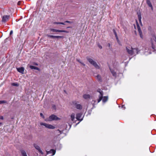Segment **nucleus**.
<instances>
[{
    "label": "nucleus",
    "mask_w": 156,
    "mask_h": 156,
    "mask_svg": "<svg viewBox=\"0 0 156 156\" xmlns=\"http://www.w3.org/2000/svg\"><path fill=\"white\" fill-rule=\"evenodd\" d=\"M86 59L89 62L94 66L95 68L97 69H99L100 68V66L97 64V62L92 58L87 56L86 57Z\"/></svg>",
    "instance_id": "f257e3e1"
},
{
    "label": "nucleus",
    "mask_w": 156,
    "mask_h": 156,
    "mask_svg": "<svg viewBox=\"0 0 156 156\" xmlns=\"http://www.w3.org/2000/svg\"><path fill=\"white\" fill-rule=\"evenodd\" d=\"M73 105L75 106L76 108L78 109L81 110L83 108L82 106L80 104H79L76 101H73L72 102Z\"/></svg>",
    "instance_id": "f03ea898"
},
{
    "label": "nucleus",
    "mask_w": 156,
    "mask_h": 156,
    "mask_svg": "<svg viewBox=\"0 0 156 156\" xmlns=\"http://www.w3.org/2000/svg\"><path fill=\"white\" fill-rule=\"evenodd\" d=\"M33 145L39 152L41 154H44V153L42 151L40 147L37 144L34 143L33 144Z\"/></svg>",
    "instance_id": "7ed1b4c3"
},
{
    "label": "nucleus",
    "mask_w": 156,
    "mask_h": 156,
    "mask_svg": "<svg viewBox=\"0 0 156 156\" xmlns=\"http://www.w3.org/2000/svg\"><path fill=\"white\" fill-rule=\"evenodd\" d=\"M60 119L56 115H52L48 118V119L49 121H51L53 120H59Z\"/></svg>",
    "instance_id": "20e7f679"
},
{
    "label": "nucleus",
    "mask_w": 156,
    "mask_h": 156,
    "mask_svg": "<svg viewBox=\"0 0 156 156\" xmlns=\"http://www.w3.org/2000/svg\"><path fill=\"white\" fill-rule=\"evenodd\" d=\"M40 125L41 126H44L46 127L49 129H53L55 128V127L52 125L44 123L41 122L40 123Z\"/></svg>",
    "instance_id": "39448f33"
},
{
    "label": "nucleus",
    "mask_w": 156,
    "mask_h": 156,
    "mask_svg": "<svg viewBox=\"0 0 156 156\" xmlns=\"http://www.w3.org/2000/svg\"><path fill=\"white\" fill-rule=\"evenodd\" d=\"M82 113H78L76 114V119L80 121H82L83 120V116L81 119L82 116Z\"/></svg>",
    "instance_id": "423d86ee"
},
{
    "label": "nucleus",
    "mask_w": 156,
    "mask_h": 156,
    "mask_svg": "<svg viewBox=\"0 0 156 156\" xmlns=\"http://www.w3.org/2000/svg\"><path fill=\"white\" fill-rule=\"evenodd\" d=\"M51 31L53 32H64V33H68V32L66 30H59L58 29H56L53 28L50 29Z\"/></svg>",
    "instance_id": "0eeeda50"
},
{
    "label": "nucleus",
    "mask_w": 156,
    "mask_h": 156,
    "mask_svg": "<svg viewBox=\"0 0 156 156\" xmlns=\"http://www.w3.org/2000/svg\"><path fill=\"white\" fill-rule=\"evenodd\" d=\"M126 50L127 53L130 55H133V48L130 47H126Z\"/></svg>",
    "instance_id": "6e6552de"
},
{
    "label": "nucleus",
    "mask_w": 156,
    "mask_h": 156,
    "mask_svg": "<svg viewBox=\"0 0 156 156\" xmlns=\"http://www.w3.org/2000/svg\"><path fill=\"white\" fill-rule=\"evenodd\" d=\"M153 41H154L156 43V37L154 35H153L152 36V38L151 39V45H152V48L154 50V48H155V46L153 44Z\"/></svg>",
    "instance_id": "1a4fd4ad"
},
{
    "label": "nucleus",
    "mask_w": 156,
    "mask_h": 156,
    "mask_svg": "<svg viewBox=\"0 0 156 156\" xmlns=\"http://www.w3.org/2000/svg\"><path fill=\"white\" fill-rule=\"evenodd\" d=\"M137 29H138V32H139V34L140 35V37L141 38L143 39V36L142 35V31H141V30L140 29V27L137 23Z\"/></svg>",
    "instance_id": "9d476101"
},
{
    "label": "nucleus",
    "mask_w": 156,
    "mask_h": 156,
    "mask_svg": "<svg viewBox=\"0 0 156 156\" xmlns=\"http://www.w3.org/2000/svg\"><path fill=\"white\" fill-rule=\"evenodd\" d=\"M47 36L48 37H49L51 38H63V37L62 36H54V35H50L47 34Z\"/></svg>",
    "instance_id": "9b49d317"
},
{
    "label": "nucleus",
    "mask_w": 156,
    "mask_h": 156,
    "mask_svg": "<svg viewBox=\"0 0 156 156\" xmlns=\"http://www.w3.org/2000/svg\"><path fill=\"white\" fill-rule=\"evenodd\" d=\"M133 55H135L138 54V52L139 51V50H138L137 48H133Z\"/></svg>",
    "instance_id": "f8f14e48"
},
{
    "label": "nucleus",
    "mask_w": 156,
    "mask_h": 156,
    "mask_svg": "<svg viewBox=\"0 0 156 156\" xmlns=\"http://www.w3.org/2000/svg\"><path fill=\"white\" fill-rule=\"evenodd\" d=\"M9 18V16L5 15L3 16L2 21L4 22H5L7 21Z\"/></svg>",
    "instance_id": "ddd939ff"
},
{
    "label": "nucleus",
    "mask_w": 156,
    "mask_h": 156,
    "mask_svg": "<svg viewBox=\"0 0 156 156\" xmlns=\"http://www.w3.org/2000/svg\"><path fill=\"white\" fill-rule=\"evenodd\" d=\"M55 150L54 149H51L50 151H46L47 154H52L51 155V156L54 155L55 154Z\"/></svg>",
    "instance_id": "4468645a"
},
{
    "label": "nucleus",
    "mask_w": 156,
    "mask_h": 156,
    "mask_svg": "<svg viewBox=\"0 0 156 156\" xmlns=\"http://www.w3.org/2000/svg\"><path fill=\"white\" fill-rule=\"evenodd\" d=\"M103 93H100L98 95L99 99L98 100V103L103 98Z\"/></svg>",
    "instance_id": "2eb2a0df"
},
{
    "label": "nucleus",
    "mask_w": 156,
    "mask_h": 156,
    "mask_svg": "<svg viewBox=\"0 0 156 156\" xmlns=\"http://www.w3.org/2000/svg\"><path fill=\"white\" fill-rule=\"evenodd\" d=\"M17 70L18 72L22 74L24 73V69L23 67H20L17 68Z\"/></svg>",
    "instance_id": "dca6fc26"
},
{
    "label": "nucleus",
    "mask_w": 156,
    "mask_h": 156,
    "mask_svg": "<svg viewBox=\"0 0 156 156\" xmlns=\"http://www.w3.org/2000/svg\"><path fill=\"white\" fill-rule=\"evenodd\" d=\"M83 97L85 99H87L90 98V96L89 94H84L83 95Z\"/></svg>",
    "instance_id": "f3484780"
},
{
    "label": "nucleus",
    "mask_w": 156,
    "mask_h": 156,
    "mask_svg": "<svg viewBox=\"0 0 156 156\" xmlns=\"http://www.w3.org/2000/svg\"><path fill=\"white\" fill-rule=\"evenodd\" d=\"M109 69L110 70L111 73L112 74V75L116 77V73L115 72L114 70L111 69L110 67Z\"/></svg>",
    "instance_id": "a211bd4d"
},
{
    "label": "nucleus",
    "mask_w": 156,
    "mask_h": 156,
    "mask_svg": "<svg viewBox=\"0 0 156 156\" xmlns=\"http://www.w3.org/2000/svg\"><path fill=\"white\" fill-rule=\"evenodd\" d=\"M146 2L147 4L151 8V9L152 10L153 9V7L150 1V0H146Z\"/></svg>",
    "instance_id": "6ab92c4d"
},
{
    "label": "nucleus",
    "mask_w": 156,
    "mask_h": 156,
    "mask_svg": "<svg viewBox=\"0 0 156 156\" xmlns=\"http://www.w3.org/2000/svg\"><path fill=\"white\" fill-rule=\"evenodd\" d=\"M98 103V102H97L95 100H92L91 101V103L93 105V108H94L95 107V105H97Z\"/></svg>",
    "instance_id": "aec40b11"
},
{
    "label": "nucleus",
    "mask_w": 156,
    "mask_h": 156,
    "mask_svg": "<svg viewBox=\"0 0 156 156\" xmlns=\"http://www.w3.org/2000/svg\"><path fill=\"white\" fill-rule=\"evenodd\" d=\"M108 96H105L103 97L102 100L103 103L106 102L108 100Z\"/></svg>",
    "instance_id": "412c9836"
},
{
    "label": "nucleus",
    "mask_w": 156,
    "mask_h": 156,
    "mask_svg": "<svg viewBox=\"0 0 156 156\" xmlns=\"http://www.w3.org/2000/svg\"><path fill=\"white\" fill-rule=\"evenodd\" d=\"M30 68L31 69H34L37 70H40V69L39 68H38L37 67H36V66H30Z\"/></svg>",
    "instance_id": "4be33fe9"
},
{
    "label": "nucleus",
    "mask_w": 156,
    "mask_h": 156,
    "mask_svg": "<svg viewBox=\"0 0 156 156\" xmlns=\"http://www.w3.org/2000/svg\"><path fill=\"white\" fill-rule=\"evenodd\" d=\"M21 152L22 156H27L25 151L22 150L21 151Z\"/></svg>",
    "instance_id": "5701e85b"
},
{
    "label": "nucleus",
    "mask_w": 156,
    "mask_h": 156,
    "mask_svg": "<svg viewBox=\"0 0 156 156\" xmlns=\"http://www.w3.org/2000/svg\"><path fill=\"white\" fill-rule=\"evenodd\" d=\"M97 79L99 81L101 82L102 81V79L101 76L99 75H98L97 76Z\"/></svg>",
    "instance_id": "b1692460"
},
{
    "label": "nucleus",
    "mask_w": 156,
    "mask_h": 156,
    "mask_svg": "<svg viewBox=\"0 0 156 156\" xmlns=\"http://www.w3.org/2000/svg\"><path fill=\"white\" fill-rule=\"evenodd\" d=\"M71 118L72 121H73L75 118V114L72 113L71 115Z\"/></svg>",
    "instance_id": "393cba45"
},
{
    "label": "nucleus",
    "mask_w": 156,
    "mask_h": 156,
    "mask_svg": "<svg viewBox=\"0 0 156 156\" xmlns=\"http://www.w3.org/2000/svg\"><path fill=\"white\" fill-rule=\"evenodd\" d=\"M53 23L54 24H62V25H65V24L64 23L62 22H54Z\"/></svg>",
    "instance_id": "a878e982"
},
{
    "label": "nucleus",
    "mask_w": 156,
    "mask_h": 156,
    "mask_svg": "<svg viewBox=\"0 0 156 156\" xmlns=\"http://www.w3.org/2000/svg\"><path fill=\"white\" fill-rule=\"evenodd\" d=\"M138 18L139 21L141 22V16L140 14H138Z\"/></svg>",
    "instance_id": "bb28decb"
},
{
    "label": "nucleus",
    "mask_w": 156,
    "mask_h": 156,
    "mask_svg": "<svg viewBox=\"0 0 156 156\" xmlns=\"http://www.w3.org/2000/svg\"><path fill=\"white\" fill-rule=\"evenodd\" d=\"M12 85L14 86L18 87L19 84L17 83H12Z\"/></svg>",
    "instance_id": "cd10ccee"
},
{
    "label": "nucleus",
    "mask_w": 156,
    "mask_h": 156,
    "mask_svg": "<svg viewBox=\"0 0 156 156\" xmlns=\"http://www.w3.org/2000/svg\"><path fill=\"white\" fill-rule=\"evenodd\" d=\"M113 32L114 33V34L115 35V36L116 37V38H117L118 37V36L117 35V34L116 33V32L115 31V30L114 29L113 30Z\"/></svg>",
    "instance_id": "c85d7f7f"
},
{
    "label": "nucleus",
    "mask_w": 156,
    "mask_h": 156,
    "mask_svg": "<svg viewBox=\"0 0 156 156\" xmlns=\"http://www.w3.org/2000/svg\"><path fill=\"white\" fill-rule=\"evenodd\" d=\"M6 103V101L5 100L0 101V104Z\"/></svg>",
    "instance_id": "c756f323"
},
{
    "label": "nucleus",
    "mask_w": 156,
    "mask_h": 156,
    "mask_svg": "<svg viewBox=\"0 0 156 156\" xmlns=\"http://www.w3.org/2000/svg\"><path fill=\"white\" fill-rule=\"evenodd\" d=\"M116 38V39L117 40V42L119 44V45H120L121 44H120V41L119 40V39H118V37H117V38Z\"/></svg>",
    "instance_id": "7c9ffc66"
},
{
    "label": "nucleus",
    "mask_w": 156,
    "mask_h": 156,
    "mask_svg": "<svg viewBox=\"0 0 156 156\" xmlns=\"http://www.w3.org/2000/svg\"><path fill=\"white\" fill-rule=\"evenodd\" d=\"M97 92H98L100 93H103V92L102 90H101L100 89H98L97 90Z\"/></svg>",
    "instance_id": "2f4dec72"
},
{
    "label": "nucleus",
    "mask_w": 156,
    "mask_h": 156,
    "mask_svg": "<svg viewBox=\"0 0 156 156\" xmlns=\"http://www.w3.org/2000/svg\"><path fill=\"white\" fill-rule=\"evenodd\" d=\"M52 108L54 109H56V106H55V105H53L52 106Z\"/></svg>",
    "instance_id": "473e14b6"
},
{
    "label": "nucleus",
    "mask_w": 156,
    "mask_h": 156,
    "mask_svg": "<svg viewBox=\"0 0 156 156\" xmlns=\"http://www.w3.org/2000/svg\"><path fill=\"white\" fill-rule=\"evenodd\" d=\"M98 47L100 48V49H101L102 48V46L100 45V44H98Z\"/></svg>",
    "instance_id": "72a5a7b5"
},
{
    "label": "nucleus",
    "mask_w": 156,
    "mask_h": 156,
    "mask_svg": "<svg viewBox=\"0 0 156 156\" xmlns=\"http://www.w3.org/2000/svg\"><path fill=\"white\" fill-rule=\"evenodd\" d=\"M76 60L77 61H78V62H79L80 63H81V62H82L80 59H76Z\"/></svg>",
    "instance_id": "f704fd0d"
},
{
    "label": "nucleus",
    "mask_w": 156,
    "mask_h": 156,
    "mask_svg": "<svg viewBox=\"0 0 156 156\" xmlns=\"http://www.w3.org/2000/svg\"><path fill=\"white\" fill-rule=\"evenodd\" d=\"M65 23H71L72 22H70L69 21H68V20H67V21H65Z\"/></svg>",
    "instance_id": "c9c22d12"
},
{
    "label": "nucleus",
    "mask_w": 156,
    "mask_h": 156,
    "mask_svg": "<svg viewBox=\"0 0 156 156\" xmlns=\"http://www.w3.org/2000/svg\"><path fill=\"white\" fill-rule=\"evenodd\" d=\"M0 119L3 120L4 119L3 117L2 116H0Z\"/></svg>",
    "instance_id": "e433bc0d"
},
{
    "label": "nucleus",
    "mask_w": 156,
    "mask_h": 156,
    "mask_svg": "<svg viewBox=\"0 0 156 156\" xmlns=\"http://www.w3.org/2000/svg\"><path fill=\"white\" fill-rule=\"evenodd\" d=\"M40 115L41 117L44 118V116L43 115V114L42 113H40Z\"/></svg>",
    "instance_id": "4c0bfd02"
},
{
    "label": "nucleus",
    "mask_w": 156,
    "mask_h": 156,
    "mask_svg": "<svg viewBox=\"0 0 156 156\" xmlns=\"http://www.w3.org/2000/svg\"><path fill=\"white\" fill-rule=\"evenodd\" d=\"M13 33V31L12 30H11L10 32V35H11Z\"/></svg>",
    "instance_id": "58836bf2"
},
{
    "label": "nucleus",
    "mask_w": 156,
    "mask_h": 156,
    "mask_svg": "<svg viewBox=\"0 0 156 156\" xmlns=\"http://www.w3.org/2000/svg\"><path fill=\"white\" fill-rule=\"evenodd\" d=\"M80 64L83 65V66H85V64L82 62Z\"/></svg>",
    "instance_id": "ea45409f"
},
{
    "label": "nucleus",
    "mask_w": 156,
    "mask_h": 156,
    "mask_svg": "<svg viewBox=\"0 0 156 156\" xmlns=\"http://www.w3.org/2000/svg\"><path fill=\"white\" fill-rule=\"evenodd\" d=\"M34 65H36V66H37L38 65V64L37 63H34Z\"/></svg>",
    "instance_id": "a19ab883"
},
{
    "label": "nucleus",
    "mask_w": 156,
    "mask_h": 156,
    "mask_svg": "<svg viewBox=\"0 0 156 156\" xmlns=\"http://www.w3.org/2000/svg\"><path fill=\"white\" fill-rule=\"evenodd\" d=\"M58 130L59 132L60 133H62V131H61L59 130Z\"/></svg>",
    "instance_id": "79ce46f5"
},
{
    "label": "nucleus",
    "mask_w": 156,
    "mask_h": 156,
    "mask_svg": "<svg viewBox=\"0 0 156 156\" xmlns=\"http://www.w3.org/2000/svg\"><path fill=\"white\" fill-rule=\"evenodd\" d=\"M110 44H108V46L109 47H110Z\"/></svg>",
    "instance_id": "37998d69"
},
{
    "label": "nucleus",
    "mask_w": 156,
    "mask_h": 156,
    "mask_svg": "<svg viewBox=\"0 0 156 156\" xmlns=\"http://www.w3.org/2000/svg\"><path fill=\"white\" fill-rule=\"evenodd\" d=\"M2 124V122H0V125Z\"/></svg>",
    "instance_id": "c03bdc74"
},
{
    "label": "nucleus",
    "mask_w": 156,
    "mask_h": 156,
    "mask_svg": "<svg viewBox=\"0 0 156 156\" xmlns=\"http://www.w3.org/2000/svg\"><path fill=\"white\" fill-rule=\"evenodd\" d=\"M20 2H18V4L19 5H20Z\"/></svg>",
    "instance_id": "a18cd8bd"
},
{
    "label": "nucleus",
    "mask_w": 156,
    "mask_h": 156,
    "mask_svg": "<svg viewBox=\"0 0 156 156\" xmlns=\"http://www.w3.org/2000/svg\"><path fill=\"white\" fill-rule=\"evenodd\" d=\"M124 106L123 105H122V108H123Z\"/></svg>",
    "instance_id": "49530a36"
},
{
    "label": "nucleus",
    "mask_w": 156,
    "mask_h": 156,
    "mask_svg": "<svg viewBox=\"0 0 156 156\" xmlns=\"http://www.w3.org/2000/svg\"><path fill=\"white\" fill-rule=\"evenodd\" d=\"M67 28H70V27H67Z\"/></svg>",
    "instance_id": "de8ad7c7"
}]
</instances>
